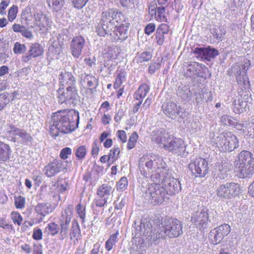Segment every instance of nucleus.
Here are the masks:
<instances>
[{"instance_id":"f257e3e1","label":"nucleus","mask_w":254,"mask_h":254,"mask_svg":"<svg viewBox=\"0 0 254 254\" xmlns=\"http://www.w3.org/2000/svg\"><path fill=\"white\" fill-rule=\"evenodd\" d=\"M136 231V235L146 237L148 241H155L160 238L164 239L167 236L170 238H177L183 233V225L177 219L165 220L159 224L154 230L149 226L143 225L134 227Z\"/></svg>"},{"instance_id":"f03ea898","label":"nucleus","mask_w":254,"mask_h":254,"mask_svg":"<svg viewBox=\"0 0 254 254\" xmlns=\"http://www.w3.org/2000/svg\"><path fill=\"white\" fill-rule=\"evenodd\" d=\"M78 112L74 110L59 111L53 114L49 123V132L53 137L60 132L67 133L74 130L79 123Z\"/></svg>"},{"instance_id":"7ed1b4c3","label":"nucleus","mask_w":254,"mask_h":254,"mask_svg":"<svg viewBox=\"0 0 254 254\" xmlns=\"http://www.w3.org/2000/svg\"><path fill=\"white\" fill-rule=\"evenodd\" d=\"M139 168L146 177L150 174L153 182H158L161 176L167 174L169 170L163 158L155 154L143 155L140 159Z\"/></svg>"},{"instance_id":"20e7f679","label":"nucleus","mask_w":254,"mask_h":254,"mask_svg":"<svg viewBox=\"0 0 254 254\" xmlns=\"http://www.w3.org/2000/svg\"><path fill=\"white\" fill-rule=\"evenodd\" d=\"M234 171L241 178H251L254 174V157L247 150L241 151L234 162Z\"/></svg>"},{"instance_id":"39448f33","label":"nucleus","mask_w":254,"mask_h":254,"mask_svg":"<svg viewBox=\"0 0 254 254\" xmlns=\"http://www.w3.org/2000/svg\"><path fill=\"white\" fill-rule=\"evenodd\" d=\"M122 13L119 12L116 8L109 9L103 11L101 14V20L97 30V33L100 36H105L107 32L111 31L119 23Z\"/></svg>"},{"instance_id":"423d86ee","label":"nucleus","mask_w":254,"mask_h":254,"mask_svg":"<svg viewBox=\"0 0 254 254\" xmlns=\"http://www.w3.org/2000/svg\"><path fill=\"white\" fill-rule=\"evenodd\" d=\"M213 133L210 137L211 144L215 145L222 151H232L238 147L239 145L237 137L231 132H225L215 137Z\"/></svg>"},{"instance_id":"0eeeda50","label":"nucleus","mask_w":254,"mask_h":254,"mask_svg":"<svg viewBox=\"0 0 254 254\" xmlns=\"http://www.w3.org/2000/svg\"><path fill=\"white\" fill-rule=\"evenodd\" d=\"M250 65V61L247 60L244 61L243 64H235L231 69L232 72L236 76L238 85L242 90L249 87V81L246 75V71Z\"/></svg>"},{"instance_id":"6e6552de","label":"nucleus","mask_w":254,"mask_h":254,"mask_svg":"<svg viewBox=\"0 0 254 254\" xmlns=\"http://www.w3.org/2000/svg\"><path fill=\"white\" fill-rule=\"evenodd\" d=\"M57 93L60 104L75 105L78 101V95L76 86H68L65 90L60 87L57 90Z\"/></svg>"},{"instance_id":"1a4fd4ad","label":"nucleus","mask_w":254,"mask_h":254,"mask_svg":"<svg viewBox=\"0 0 254 254\" xmlns=\"http://www.w3.org/2000/svg\"><path fill=\"white\" fill-rule=\"evenodd\" d=\"M240 191L241 188L238 184L226 183L219 185L216 192L217 196L219 198L230 199L238 196Z\"/></svg>"},{"instance_id":"9d476101","label":"nucleus","mask_w":254,"mask_h":254,"mask_svg":"<svg viewBox=\"0 0 254 254\" xmlns=\"http://www.w3.org/2000/svg\"><path fill=\"white\" fill-rule=\"evenodd\" d=\"M156 183H160L166 191V194L173 195L178 192L180 188L179 182L171 176V172L168 170V173L161 176L160 179Z\"/></svg>"},{"instance_id":"9b49d317","label":"nucleus","mask_w":254,"mask_h":254,"mask_svg":"<svg viewBox=\"0 0 254 254\" xmlns=\"http://www.w3.org/2000/svg\"><path fill=\"white\" fill-rule=\"evenodd\" d=\"M191 175L195 177H203L208 172V163L206 160L200 157L191 159L188 165Z\"/></svg>"},{"instance_id":"f8f14e48","label":"nucleus","mask_w":254,"mask_h":254,"mask_svg":"<svg viewBox=\"0 0 254 254\" xmlns=\"http://www.w3.org/2000/svg\"><path fill=\"white\" fill-rule=\"evenodd\" d=\"M230 231V226L226 224L215 228L212 229L209 233V241L211 244L216 245L219 244L224 237L228 235Z\"/></svg>"},{"instance_id":"ddd939ff","label":"nucleus","mask_w":254,"mask_h":254,"mask_svg":"<svg viewBox=\"0 0 254 254\" xmlns=\"http://www.w3.org/2000/svg\"><path fill=\"white\" fill-rule=\"evenodd\" d=\"M146 193L149 195L152 203L154 204L163 202L166 195V191L160 183H154V184L151 185Z\"/></svg>"},{"instance_id":"4468645a","label":"nucleus","mask_w":254,"mask_h":254,"mask_svg":"<svg viewBox=\"0 0 254 254\" xmlns=\"http://www.w3.org/2000/svg\"><path fill=\"white\" fill-rule=\"evenodd\" d=\"M208 214L207 209L199 208L192 214L191 221L199 229H205L207 225Z\"/></svg>"},{"instance_id":"2eb2a0df","label":"nucleus","mask_w":254,"mask_h":254,"mask_svg":"<svg viewBox=\"0 0 254 254\" xmlns=\"http://www.w3.org/2000/svg\"><path fill=\"white\" fill-rule=\"evenodd\" d=\"M163 110L165 115L172 119L178 117L184 118L185 114L183 109L174 102H170L162 106Z\"/></svg>"},{"instance_id":"dca6fc26","label":"nucleus","mask_w":254,"mask_h":254,"mask_svg":"<svg viewBox=\"0 0 254 254\" xmlns=\"http://www.w3.org/2000/svg\"><path fill=\"white\" fill-rule=\"evenodd\" d=\"M166 150L178 155L184 156L186 153V145L182 139L173 136L169 141V145L166 146Z\"/></svg>"},{"instance_id":"f3484780","label":"nucleus","mask_w":254,"mask_h":254,"mask_svg":"<svg viewBox=\"0 0 254 254\" xmlns=\"http://www.w3.org/2000/svg\"><path fill=\"white\" fill-rule=\"evenodd\" d=\"M173 136L169 134L164 130H158L153 131L151 139L157 143L160 147L166 149V146L169 144V141Z\"/></svg>"},{"instance_id":"a211bd4d","label":"nucleus","mask_w":254,"mask_h":254,"mask_svg":"<svg viewBox=\"0 0 254 254\" xmlns=\"http://www.w3.org/2000/svg\"><path fill=\"white\" fill-rule=\"evenodd\" d=\"M66 165L67 162L55 160L45 167L44 174L48 177H52L65 169Z\"/></svg>"},{"instance_id":"6ab92c4d","label":"nucleus","mask_w":254,"mask_h":254,"mask_svg":"<svg viewBox=\"0 0 254 254\" xmlns=\"http://www.w3.org/2000/svg\"><path fill=\"white\" fill-rule=\"evenodd\" d=\"M71 215L72 210L69 207H67L64 212L62 213V219L60 221V235L62 239L67 236V231L71 219Z\"/></svg>"},{"instance_id":"aec40b11","label":"nucleus","mask_w":254,"mask_h":254,"mask_svg":"<svg viewBox=\"0 0 254 254\" xmlns=\"http://www.w3.org/2000/svg\"><path fill=\"white\" fill-rule=\"evenodd\" d=\"M85 43V40L81 36H77L72 39L70 48L71 53L74 58H78L81 56Z\"/></svg>"},{"instance_id":"412c9836","label":"nucleus","mask_w":254,"mask_h":254,"mask_svg":"<svg viewBox=\"0 0 254 254\" xmlns=\"http://www.w3.org/2000/svg\"><path fill=\"white\" fill-rule=\"evenodd\" d=\"M34 23L39 29L45 31L50 27V21L49 17L41 10H36L34 14Z\"/></svg>"},{"instance_id":"4be33fe9","label":"nucleus","mask_w":254,"mask_h":254,"mask_svg":"<svg viewBox=\"0 0 254 254\" xmlns=\"http://www.w3.org/2000/svg\"><path fill=\"white\" fill-rule=\"evenodd\" d=\"M106 35H110L115 41L125 40L127 37V27L124 25L118 26L117 24L113 30L107 32Z\"/></svg>"},{"instance_id":"5701e85b","label":"nucleus","mask_w":254,"mask_h":254,"mask_svg":"<svg viewBox=\"0 0 254 254\" xmlns=\"http://www.w3.org/2000/svg\"><path fill=\"white\" fill-rule=\"evenodd\" d=\"M206 69L204 64L193 62L188 65L186 74L188 76L196 75L197 76L203 77Z\"/></svg>"},{"instance_id":"b1692460","label":"nucleus","mask_w":254,"mask_h":254,"mask_svg":"<svg viewBox=\"0 0 254 254\" xmlns=\"http://www.w3.org/2000/svg\"><path fill=\"white\" fill-rule=\"evenodd\" d=\"M58 206V203H41L35 207L36 212L43 218L52 213Z\"/></svg>"},{"instance_id":"393cba45","label":"nucleus","mask_w":254,"mask_h":254,"mask_svg":"<svg viewBox=\"0 0 254 254\" xmlns=\"http://www.w3.org/2000/svg\"><path fill=\"white\" fill-rule=\"evenodd\" d=\"M247 105L246 98L236 97L232 102V108L234 113L240 114L245 111Z\"/></svg>"},{"instance_id":"a878e982","label":"nucleus","mask_w":254,"mask_h":254,"mask_svg":"<svg viewBox=\"0 0 254 254\" xmlns=\"http://www.w3.org/2000/svg\"><path fill=\"white\" fill-rule=\"evenodd\" d=\"M59 82L62 86H76V81L70 72H62L59 75Z\"/></svg>"},{"instance_id":"bb28decb","label":"nucleus","mask_w":254,"mask_h":254,"mask_svg":"<svg viewBox=\"0 0 254 254\" xmlns=\"http://www.w3.org/2000/svg\"><path fill=\"white\" fill-rule=\"evenodd\" d=\"M230 170L229 164L228 163L219 164L216 166L214 171V176L221 180L225 179L228 176L227 172Z\"/></svg>"},{"instance_id":"cd10ccee","label":"nucleus","mask_w":254,"mask_h":254,"mask_svg":"<svg viewBox=\"0 0 254 254\" xmlns=\"http://www.w3.org/2000/svg\"><path fill=\"white\" fill-rule=\"evenodd\" d=\"M7 132L11 135H18L21 138L22 141L25 142L31 141L32 138L30 135L27 133L25 130L16 128L13 126L9 127Z\"/></svg>"},{"instance_id":"c85d7f7f","label":"nucleus","mask_w":254,"mask_h":254,"mask_svg":"<svg viewBox=\"0 0 254 254\" xmlns=\"http://www.w3.org/2000/svg\"><path fill=\"white\" fill-rule=\"evenodd\" d=\"M11 150L8 144L0 141V161L8 160L11 155Z\"/></svg>"},{"instance_id":"c756f323","label":"nucleus","mask_w":254,"mask_h":254,"mask_svg":"<svg viewBox=\"0 0 254 254\" xmlns=\"http://www.w3.org/2000/svg\"><path fill=\"white\" fill-rule=\"evenodd\" d=\"M196 101L197 103L202 104L212 100V94L211 92L206 89L202 90L196 95Z\"/></svg>"},{"instance_id":"7c9ffc66","label":"nucleus","mask_w":254,"mask_h":254,"mask_svg":"<svg viewBox=\"0 0 254 254\" xmlns=\"http://www.w3.org/2000/svg\"><path fill=\"white\" fill-rule=\"evenodd\" d=\"M150 90V87L146 84L140 85L134 94V98L136 101H143V98L146 96Z\"/></svg>"},{"instance_id":"2f4dec72","label":"nucleus","mask_w":254,"mask_h":254,"mask_svg":"<svg viewBox=\"0 0 254 254\" xmlns=\"http://www.w3.org/2000/svg\"><path fill=\"white\" fill-rule=\"evenodd\" d=\"M112 187L107 184H104L99 187L97 193L99 197H108L112 192Z\"/></svg>"},{"instance_id":"473e14b6","label":"nucleus","mask_w":254,"mask_h":254,"mask_svg":"<svg viewBox=\"0 0 254 254\" xmlns=\"http://www.w3.org/2000/svg\"><path fill=\"white\" fill-rule=\"evenodd\" d=\"M47 2L49 6L55 12L61 11L65 4V0H47Z\"/></svg>"},{"instance_id":"72a5a7b5","label":"nucleus","mask_w":254,"mask_h":254,"mask_svg":"<svg viewBox=\"0 0 254 254\" xmlns=\"http://www.w3.org/2000/svg\"><path fill=\"white\" fill-rule=\"evenodd\" d=\"M44 52L43 47L38 43L32 44L29 50L30 56L36 57L41 55Z\"/></svg>"},{"instance_id":"f704fd0d","label":"nucleus","mask_w":254,"mask_h":254,"mask_svg":"<svg viewBox=\"0 0 254 254\" xmlns=\"http://www.w3.org/2000/svg\"><path fill=\"white\" fill-rule=\"evenodd\" d=\"M80 235V230L77 221H74L72 223L71 228L70 230L69 236L70 239L77 240Z\"/></svg>"},{"instance_id":"c9c22d12","label":"nucleus","mask_w":254,"mask_h":254,"mask_svg":"<svg viewBox=\"0 0 254 254\" xmlns=\"http://www.w3.org/2000/svg\"><path fill=\"white\" fill-rule=\"evenodd\" d=\"M119 235V232L117 231L115 234H112L106 241L105 248L108 251H111L113 246L117 242Z\"/></svg>"},{"instance_id":"e433bc0d","label":"nucleus","mask_w":254,"mask_h":254,"mask_svg":"<svg viewBox=\"0 0 254 254\" xmlns=\"http://www.w3.org/2000/svg\"><path fill=\"white\" fill-rule=\"evenodd\" d=\"M98 179L97 173L94 171L86 172L83 176V180L91 184L95 183Z\"/></svg>"},{"instance_id":"4c0bfd02","label":"nucleus","mask_w":254,"mask_h":254,"mask_svg":"<svg viewBox=\"0 0 254 254\" xmlns=\"http://www.w3.org/2000/svg\"><path fill=\"white\" fill-rule=\"evenodd\" d=\"M155 19L159 22H167L165 9L163 7H158L155 11Z\"/></svg>"},{"instance_id":"58836bf2","label":"nucleus","mask_w":254,"mask_h":254,"mask_svg":"<svg viewBox=\"0 0 254 254\" xmlns=\"http://www.w3.org/2000/svg\"><path fill=\"white\" fill-rule=\"evenodd\" d=\"M120 150L118 146H115L113 148L110 150L108 156V161L110 163H113L116 161L119 156Z\"/></svg>"},{"instance_id":"ea45409f","label":"nucleus","mask_w":254,"mask_h":254,"mask_svg":"<svg viewBox=\"0 0 254 254\" xmlns=\"http://www.w3.org/2000/svg\"><path fill=\"white\" fill-rule=\"evenodd\" d=\"M45 229L48 234L55 236L59 233L60 228L56 223L51 222L47 225Z\"/></svg>"},{"instance_id":"a19ab883","label":"nucleus","mask_w":254,"mask_h":254,"mask_svg":"<svg viewBox=\"0 0 254 254\" xmlns=\"http://www.w3.org/2000/svg\"><path fill=\"white\" fill-rule=\"evenodd\" d=\"M152 58V54L148 52H143L137 54L135 57V60L137 63L147 62Z\"/></svg>"},{"instance_id":"79ce46f5","label":"nucleus","mask_w":254,"mask_h":254,"mask_svg":"<svg viewBox=\"0 0 254 254\" xmlns=\"http://www.w3.org/2000/svg\"><path fill=\"white\" fill-rule=\"evenodd\" d=\"M75 154L79 160H82L84 158L86 153V148L84 145H80L74 149Z\"/></svg>"},{"instance_id":"37998d69","label":"nucleus","mask_w":254,"mask_h":254,"mask_svg":"<svg viewBox=\"0 0 254 254\" xmlns=\"http://www.w3.org/2000/svg\"><path fill=\"white\" fill-rule=\"evenodd\" d=\"M83 81L84 82L86 83L87 86L90 89L95 88L97 85V79L93 76L89 75L85 76Z\"/></svg>"},{"instance_id":"c03bdc74","label":"nucleus","mask_w":254,"mask_h":254,"mask_svg":"<svg viewBox=\"0 0 254 254\" xmlns=\"http://www.w3.org/2000/svg\"><path fill=\"white\" fill-rule=\"evenodd\" d=\"M138 138V135L136 132H134L131 134L127 144V148L128 150H130L135 147Z\"/></svg>"},{"instance_id":"a18cd8bd","label":"nucleus","mask_w":254,"mask_h":254,"mask_svg":"<svg viewBox=\"0 0 254 254\" xmlns=\"http://www.w3.org/2000/svg\"><path fill=\"white\" fill-rule=\"evenodd\" d=\"M126 79V72L120 71L118 73L116 81L114 84L115 88H119Z\"/></svg>"},{"instance_id":"49530a36","label":"nucleus","mask_w":254,"mask_h":254,"mask_svg":"<svg viewBox=\"0 0 254 254\" xmlns=\"http://www.w3.org/2000/svg\"><path fill=\"white\" fill-rule=\"evenodd\" d=\"M76 210L78 216L82 220V222H84L86 215L85 206L81 203H79L76 207Z\"/></svg>"},{"instance_id":"de8ad7c7","label":"nucleus","mask_w":254,"mask_h":254,"mask_svg":"<svg viewBox=\"0 0 254 254\" xmlns=\"http://www.w3.org/2000/svg\"><path fill=\"white\" fill-rule=\"evenodd\" d=\"M18 12V7L13 5L9 9L8 12V19L9 21H13L16 18Z\"/></svg>"},{"instance_id":"09e8293b","label":"nucleus","mask_w":254,"mask_h":254,"mask_svg":"<svg viewBox=\"0 0 254 254\" xmlns=\"http://www.w3.org/2000/svg\"><path fill=\"white\" fill-rule=\"evenodd\" d=\"M243 126H245L249 136L252 138H254V122L253 121L248 123L245 122L243 124Z\"/></svg>"},{"instance_id":"8fccbe9b","label":"nucleus","mask_w":254,"mask_h":254,"mask_svg":"<svg viewBox=\"0 0 254 254\" xmlns=\"http://www.w3.org/2000/svg\"><path fill=\"white\" fill-rule=\"evenodd\" d=\"M8 94L3 93L0 94V110H2L10 101Z\"/></svg>"},{"instance_id":"3c124183","label":"nucleus","mask_w":254,"mask_h":254,"mask_svg":"<svg viewBox=\"0 0 254 254\" xmlns=\"http://www.w3.org/2000/svg\"><path fill=\"white\" fill-rule=\"evenodd\" d=\"M218 55V51L215 49H210L209 48H205V57L207 59H204L208 61H210L211 58L215 57Z\"/></svg>"},{"instance_id":"603ef678","label":"nucleus","mask_w":254,"mask_h":254,"mask_svg":"<svg viewBox=\"0 0 254 254\" xmlns=\"http://www.w3.org/2000/svg\"><path fill=\"white\" fill-rule=\"evenodd\" d=\"M205 48H195L193 50V53L197 58L202 59H207L205 57Z\"/></svg>"},{"instance_id":"864d4df0","label":"nucleus","mask_w":254,"mask_h":254,"mask_svg":"<svg viewBox=\"0 0 254 254\" xmlns=\"http://www.w3.org/2000/svg\"><path fill=\"white\" fill-rule=\"evenodd\" d=\"M11 218L14 224L20 226L22 221V217L18 212H12L11 213Z\"/></svg>"},{"instance_id":"5fc2aeb1","label":"nucleus","mask_w":254,"mask_h":254,"mask_svg":"<svg viewBox=\"0 0 254 254\" xmlns=\"http://www.w3.org/2000/svg\"><path fill=\"white\" fill-rule=\"evenodd\" d=\"M128 185L127 178L125 177H122L117 185L118 190H123L127 188Z\"/></svg>"},{"instance_id":"6e6d98bb","label":"nucleus","mask_w":254,"mask_h":254,"mask_svg":"<svg viewBox=\"0 0 254 254\" xmlns=\"http://www.w3.org/2000/svg\"><path fill=\"white\" fill-rule=\"evenodd\" d=\"M14 203L15 207L17 209H22L24 207L25 199L21 196H19L15 198Z\"/></svg>"},{"instance_id":"4d7b16f0","label":"nucleus","mask_w":254,"mask_h":254,"mask_svg":"<svg viewBox=\"0 0 254 254\" xmlns=\"http://www.w3.org/2000/svg\"><path fill=\"white\" fill-rule=\"evenodd\" d=\"M13 51L15 54H20L26 51V47L23 44L16 42L14 45Z\"/></svg>"},{"instance_id":"13d9d810","label":"nucleus","mask_w":254,"mask_h":254,"mask_svg":"<svg viewBox=\"0 0 254 254\" xmlns=\"http://www.w3.org/2000/svg\"><path fill=\"white\" fill-rule=\"evenodd\" d=\"M226 34V30L223 27H219V29L215 31V34H213L214 36L219 40H222L224 36Z\"/></svg>"},{"instance_id":"bf43d9fd","label":"nucleus","mask_w":254,"mask_h":254,"mask_svg":"<svg viewBox=\"0 0 254 254\" xmlns=\"http://www.w3.org/2000/svg\"><path fill=\"white\" fill-rule=\"evenodd\" d=\"M72 153L71 148L69 147H65L63 148L60 152V156L64 160L66 159L69 155H70Z\"/></svg>"},{"instance_id":"052dcab7","label":"nucleus","mask_w":254,"mask_h":254,"mask_svg":"<svg viewBox=\"0 0 254 254\" xmlns=\"http://www.w3.org/2000/svg\"><path fill=\"white\" fill-rule=\"evenodd\" d=\"M88 0H71L74 7L77 8H82Z\"/></svg>"},{"instance_id":"680f3d73","label":"nucleus","mask_w":254,"mask_h":254,"mask_svg":"<svg viewBox=\"0 0 254 254\" xmlns=\"http://www.w3.org/2000/svg\"><path fill=\"white\" fill-rule=\"evenodd\" d=\"M221 122L224 125L230 126L232 125L233 121L231 117L228 115H225L221 117Z\"/></svg>"},{"instance_id":"e2e57ef3","label":"nucleus","mask_w":254,"mask_h":254,"mask_svg":"<svg viewBox=\"0 0 254 254\" xmlns=\"http://www.w3.org/2000/svg\"><path fill=\"white\" fill-rule=\"evenodd\" d=\"M107 197H100L95 199L94 203L96 206L103 207L107 202Z\"/></svg>"},{"instance_id":"0e129e2a","label":"nucleus","mask_w":254,"mask_h":254,"mask_svg":"<svg viewBox=\"0 0 254 254\" xmlns=\"http://www.w3.org/2000/svg\"><path fill=\"white\" fill-rule=\"evenodd\" d=\"M169 31V26L165 23L160 24L157 29V33L166 34Z\"/></svg>"},{"instance_id":"69168bd1","label":"nucleus","mask_w":254,"mask_h":254,"mask_svg":"<svg viewBox=\"0 0 254 254\" xmlns=\"http://www.w3.org/2000/svg\"><path fill=\"white\" fill-rule=\"evenodd\" d=\"M152 103V99L148 97L145 100V102L143 103L142 107L141 109V111H142V113L144 114V112L145 111H146L147 109L149 108L150 105Z\"/></svg>"},{"instance_id":"338daca9","label":"nucleus","mask_w":254,"mask_h":254,"mask_svg":"<svg viewBox=\"0 0 254 254\" xmlns=\"http://www.w3.org/2000/svg\"><path fill=\"white\" fill-rule=\"evenodd\" d=\"M33 238L36 240H40L42 239V231L40 228L35 229L33 233Z\"/></svg>"},{"instance_id":"774afa93","label":"nucleus","mask_w":254,"mask_h":254,"mask_svg":"<svg viewBox=\"0 0 254 254\" xmlns=\"http://www.w3.org/2000/svg\"><path fill=\"white\" fill-rule=\"evenodd\" d=\"M117 135L120 140L123 143L127 140V134L126 132L123 130H119L117 132Z\"/></svg>"}]
</instances>
